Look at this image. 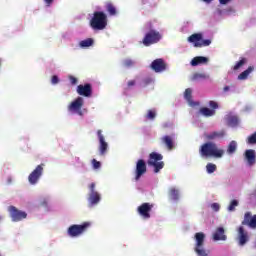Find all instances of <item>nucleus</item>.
Instances as JSON below:
<instances>
[{
  "instance_id": "nucleus-1",
  "label": "nucleus",
  "mask_w": 256,
  "mask_h": 256,
  "mask_svg": "<svg viewBox=\"0 0 256 256\" xmlns=\"http://www.w3.org/2000/svg\"><path fill=\"white\" fill-rule=\"evenodd\" d=\"M199 154L202 159H209L213 157L214 159H221L225 155V150L219 148L215 142H205L199 148Z\"/></svg>"
},
{
  "instance_id": "nucleus-2",
  "label": "nucleus",
  "mask_w": 256,
  "mask_h": 256,
  "mask_svg": "<svg viewBox=\"0 0 256 256\" xmlns=\"http://www.w3.org/2000/svg\"><path fill=\"white\" fill-rule=\"evenodd\" d=\"M107 14L103 11H95L90 20V27L95 31H103L107 27Z\"/></svg>"
},
{
  "instance_id": "nucleus-3",
  "label": "nucleus",
  "mask_w": 256,
  "mask_h": 256,
  "mask_svg": "<svg viewBox=\"0 0 256 256\" xmlns=\"http://www.w3.org/2000/svg\"><path fill=\"white\" fill-rule=\"evenodd\" d=\"M147 163L149 167H154V173H159L165 167L163 156L157 152L150 153Z\"/></svg>"
},
{
  "instance_id": "nucleus-4",
  "label": "nucleus",
  "mask_w": 256,
  "mask_h": 256,
  "mask_svg": "<svg viewBox=\"0 0 256 256\" xmlns=\"http://www.w3.org/2000/svg\"><path fill=\"white\" fill-rule=\"evenodd\" d=\"M89 227H91V222H84L80 225L73 224L68 228L67 233L69 237H79V235H83Z\"/></svg>"
},
{
  "instance_id": "nucleus-5",
  "label": "nucleus",
  "mask_w": 256,
  "mask_h": 256,
  "mask_svg": "<svg viewBox=\"0 0 256 256\" xmlns=\"http://www.w3.org/2000/svg\"><path fill=\"white\" fill-rule=\"evenodd\" d=\"M194 239L196 241V245L194 248L195 253L198 256H208L205 249H203V245H205V233L198 232L194 235Z\"/></svg>"
},
{
  "instance_id": "nucleus-6",
  "label": "nucleus",
  "mask_w": 256,
  "mask_h": 256,
  "mask_svg": "<svg viewBox=\"0 0 256 256\" xmlns=\"http://www.w3.org/2000/svg\"><path fill=\"white\" fill-rule=\"evenodd\" d=\"M159 41H161V34L155 30H150L145 34L142 43L145 47H149L155 45V43H159Z\"/></svg>"
},
{
  "instance_id": "nucleus-7",
  "label": "nucleus",
  "mask_w": 256,
  "mask_h": 256,
  "mask_svg": "<svg viewBox=\"0 0 256 256\" xmlns=\"http://www.w3.org/2000/svg\"><path fill=\"white\" fill-rule=\"evenodd\" d=\"M83 105H85V100L83 97L79 96L68 106V111L71 113H77L80 117H83Z\"/></svg>"
},
{
  "instance_id": "nucleus-8",
  "label": "nucleus",
  "mask_w": 256,
  "mask_h": 256,
  "mask_svg": "<svg viewBox=\"0 0 256 256\" xmlns=\"http://www.w3.org/2000/svg\"><path fill=\"white\" fill-rule=\"evenodd\" d=\"M43 167H45V164H40L29 174L28 181L30 185H37L41 175H43Z\"/></svg>"
},
{
  "instance_id": "nucleus-9",
  "label": "nucleus",
  "mask_w": 256,
  "mask_h": 256,
  "mask_svg": "<svg viewBox=\"0 0 256 256\" xmlns=\"http://www.w3.org/2000/svg\"><path fill=\"white\" fill-rule=\"evenodd\" d=\"M8 211L10 213L12 221H14L15 223L23 221V219H27V212L21 211L15 206H9Z\"/></svg>"
},
{
  "instance_id": "nucleus-10",
  "label": "nucleus",
  "mask_w": 256,
  "mask_h": 256,
  "mask_svg": "<svg viewBox=\"0 0 256 256\" xmlns=\"http://www.w3.org/2000/svg\"><path fill=\"white\" fill-rule=\"evenodd\" d=\"M153 209V204L151 203H142L138 208L137 212L143 219H151V210Z\"/></svg>"
},
{
  "instance_id": "nucleus-11",
  "label": "nucleus",
  "mask_w": 256,
  "mask_h": 256,
  "mask_svg": "<svg viewBox=\"0 0 256 256\" xmlns=\"http://www.w3.org/2000/svg\"><path fill=\"white\" fill-rule=\"evenodd\" d=\"M76 91L81 97H91L93 95V86L90 83L80 84L77 86Z\"/></svg>"
},
{
  "instance_id": "nucleus-12",
  "label": "nucleus",
  "mask_w": 256,
  "mask_h": 256,
  "mask_svg": "<svg viewBox=\"0 0 256 256\" xmlns=\"http://www.w3.org/2000/svg\"><path fill=\"white\" fill-rule=\"evenodd\" d=\"M135 173H136V176H135L136 181H139V179H141V177H143V175L147 173V164L145 163V160L139 159L137 161Z\"/></svg>"
},
{
  "instance_id": "nucleus-13",
  "label": "nucleus",
  "mask_w": 256,
  "mask_h": 256,
  "mask_svg": "<svg viewBox=\"0 0 256 256\" xmlns=\"http://www.w3.org/2000/svg\"><path fill=\"white\" fill-rule=\"evenodd\" d=\"M151 69H153L155 73H163V71L167 69V64H165L163 59L158 58L151 63Z\"/></svg>"
},
{
  "instance_id": "nucleus-14",
  "label": "nucleus",
  "mask_w": 256,
  "mask_h": 256,
  "mask_svg": "<svg viewBox=\"0 0 256 256\" xmlns=\"http://www.w3.org/2000/svg\"><path fill=\"white\" fill-rule=\"evenodd\" d=\"M98 139H99V153L101 156L105 155L107 153V149L109 147V144L105 142V136H103V131L98 130L97 131Z\"/></svg>"
},
{
  "instance_id": "nucleus-15",
  "label": "nucleus",
  "mask_w": 256,
  "mask_h": 256,
  "mask_svg": "<svg viewBox=\"0 0 256 256\" xmlns=\"http://www.w3.org/2000/svg\"><path fill=\"white\" fill-rule=\"evenodd\" d=\"M242 225H247L250 229H256V214L252 216L251 212H246Z\"/></svg>"
},
{
  "instance_id": "nucleus-16",
  "label": "nucleus",
  "mask_w": 256,
  "mask_h": 256,
  "mask_svg": "<svg viewBox=\"0 0 256 256\" xmlns=\"http://www.w3.org/2000/svg\"><path fill=\"white\" fill-rule=\"evenodd\" d=\"M238 241L240 247H243L248 241H249V233L245 231V228L243 226H240L238 228Z\"/></svg>"
},
{
  "instance_id": "nucleus-17",
  "label": "nucleus",
  "mask_w": 256,
  "mask_h": 256,
  "mask_svg": "<svg viewBox=\"0 0 256 256\" xmlns=\"http://www.w3.org/2000/svg\"><path fill=\"white\" fill-rule=\"evenodd\" d=\"M226 133L225 130L214 131L208 134H205L207 141H217V139H223Z\"/></svg>"
},
{
  "instance_id": "nucleus-18",
  "label": "nucleus",
  "mask_w": 256,
  "mask_h": 256,
  "mask_svg": "<svg viewBox=\"0 0 256 256\" xmlns=\"http://www.w3.org/2000/svg\"><path fill=\"white\" fill-rule=\"evenodd\" d=\"M101 201V195L99 192H92L89 194L88 197V206L89 207H95Z\"/></svg>"
},
{
  "instance_id": "nucleus-19",
  "label": "nucleus",
  "mask_w": 256,
  "mask_h": 256,
  "mask_svg": "<svg viewBox=\"0 0 256 256\" xmlns=\"http://www.w3.org/2000/svg\"><path fill=\"white\" fill-rule=\"evenodd\" d=\"M214 241H227V235H225V229L223 227H219L213 234Z\"/></svg>"
},
{
  "instance_id": "nucleus-20",
  "label": "nucleus",
  "mask_w": 256,
  "mask_h": 256,
  "mask_svg": "<svg viewBox=\"0 0 256 256\" xmlns=\"http://www.w3.org/2000/svg\"><path fill=\"white\" fill-rule=\"evenodd\" d=\"M207 63H209V58L205 56H196L190 62L192 67H197V65H207Z\"/></svg>"
},
{
  "instance_id": "nucleus-21",
  "label": "nucleus",
  "mask_w": 256,
  "mask_h": 256,
  "mask_svg": "<svg viewBox=\"0 0 256 256\" xmlns=\"http://www.w3.org/2000/svg\"><path fill=\"white\" fill-rule=\"evenodd\" d=\"M245 159L248 162V165L253 166L256 163V155H255V150L249 149L245 151Z\"/></svg>"
},
{
  "instance_id": "nucleus-22",
  "label": "nucleus",
  "mask_w": 256,
  "mask_h": 256,
  "mask_svg": "<svg viewBox=\"0 0 256 256\" xmlns=\"http://www.w3.org/2000/svg\"><path fill=\"white\" fill-rule=\"evenodd\" d=\"M162 145H165V147L168 149V151L173 150L174 142L173 137L166 135L161 138Z\"/></svg>"
},
{
  "instance_id": "nucleus-23",
  "label": "nucleus",
  "mask_w": 256,
  "mask_h": 256,
  "mask_svg": "<svg viewBox=\"0 0 256 256\" xmlns=\"http://www.w3.org/2000/svg\"><path fill=\"white\" fill-rule=\"evenodd\" d=\"M105 10L108 12L110 17H115V15H117V7H115V4L112 2H106Z\"/></svg>"
},
{
  "instance_id": "nucleus-24",
  "label": "nucleus",
  "mask_w": 256,
  "mask_h": 256,
  "mask_svg": "<svg viewBox=\"0 0 256 256\" xmlns=\"http://www.w3.org/2000/svg\"><path fill=\"white\" fill-rule=\"evenodd\" d=\"M254 70H255V67L249 66L245 71H243L238 75V79L240 81H245V79H247V77H249V75H251V73H253Z\"/></svg>"
},
{
  "instance_id": "nucleus-25",
  "label": "nucleus",
  "mask_w": 256,
  "mask_h": 256,
  "mask_svg": "<svg viewBox=\"0 0 256 256\" xmlns=\"http://www.w3.org/2000/svg\"><path fill=\"white\" fill-rule=\"evenodd\" d=\"M203 39V35L200 33L192 34L190 37H188L189 43H201V40Z\"/></svg>"
},
{
  "instance_id": "nucleus-26",
  "label": "nucleus",
  "mask_w": 256,
  "mask_h": 256,
  "mask_svg": "<svg viewBox=\"0 0 256 256\" xmlns=\"http://www.w3.org/2000/svg\"><path fill=\"white\" fill-rule=\"evenodd\" d=\"M209 79V74L196 72L192 75V81H201Z\"/></svg>"
},
{
  "instance_id": "nucleus-27",
  "label": "nucleus",
  "mask_w": 256,
  "mask_h": 256,
  "mask_svg": "<svg viewBox=\"0 0 256 256\" xmlns=\"http://www.w3.org/2000/svg\"><path fill=\"white\" fill-rule=\"evenodd\" d=\"M169 198L172 201H179V190L176 188H170L169 189Z\"/></svg>"
},
{
  "instance_id": "nucleus-28",
  "label": "nucleus",
  "mask_w": 256,
  "mask_h": 256,
  "mask_svg": "<svg viewBox=\"0 0 256 256\" xmlns=\"http://www.w3.org/2000/svg\"><path fill=\"white\" fill-rule=\"evenodd\" d=\"M95 43V41L93 40V38H88L85 40H82L79 42V45L82 49H85L87 47H92V45Z\"/></svg>"
},
{
  "instance_id": "nucleus-29",
  "label": "nucleus",
  "mask_w": 256,
  "mask_h": 256,
  "mask_svg": "<svg viewBox=\"0 0 256 256\" xmlns=\"http://www.w3.org/2000/svg\"><path fill=\"white\" fill-rule=\"evenodd\" d=\"M200 113L204 117H213L215 115V110L209 109L207 107L200 108Z\"/></svg>"
},
{
  "instance_id": "nucleus-30",
  "label": "nucleus",
  "mask_w": 256,
  "mask_h": 256,
  "mask_svg": "<svg viewBox=\"0 0 256 256\" xmlns=\"http://www.w3.org/2000/svg\"><path fill=\"white\" fill-rule=\"evenodd\" d=\"M235 151H237V142L235 140H232L227 148V153L229 155H233V153H235Z\"/></svg>"
},
{
  "instance_id": "nucleus-31",
  "label": "nucleus",
  "mask_w": 256,
  "mask_h": 256,
  "mask_svg": "<svg viewBox=\"0 0 256 256\" xmlns=\"http://www.w3.org/2000/svg\"><path fill=\"white\" fill-rule=\"evenodd\" d=\"M229 127H237L239 125V118L237 116H230L228 118Z\"/></svg>"
},
{
  "instance_id": "nucleus-32",
  "label": "nucleus",
  "mask_w": 256,
  "mask_h": 256,
  "mask_svg": "<svg viewBox=\"0 0 256 256\" xmlns=\"http://www.w3.org/2000/svg\"><path fill=\"white\" fill-rule=\"evenodd\" d=\"M211 45V40L206 39V40H201L200 42H196L194 44V47H209Z\"/></svg>"
},
{
  "instance_id": "nucleus-33",
  "label": "nucleus",
  "mask_w": 256,
  "mask_h": 256,
  "mask_svg": "<svg viewBox=\"0 0 256 256\" xmlns=\"http://www.w3.org/2000/svg\"><path fill=\"white\" fill-rule=\"evenodd\" d=\"M193 90H191V88H187L184 92V97L186 99V101H188V103H191L192 99H193Z\"/></svg>"
},
{
  "instance_id": "nucleus-34",
  "label": "nucleus",
  "mask_w": 256,
  "mask_h": 256,
  "mask_svg": "<svg viewBox=\"0 0 256 256\" xmlns=\"http://www.w3.org/2000/svg\"><path fill=\"white\" fill-rule=\"evenodd\" d=\"M246 142L248 145H256V131L247 137Z\"/></svg>"
},
{
  "instance_id": "nucleus-35",
  "label": "nucleus",
  "mask_w": 256,
  "mask_h": 256,
  "mask_svg": "<svg viewBox=\"0 0 256 256\" xmlns=\"http://www.w3.org/2000/svg\"><path fill=\"white\" fill-rule=\"evenodd\" d=\"M245 63H247V59L242 58L234 65L233 70L238 71V69H241V67H243Z\"/></svg>"
},
{
  "instance_id": "nucleus-36",
  "label": "nucleus",
  "mask_w": 256,
  "mask_h": 256,
  "mask_svg": "<svg viewBox=\"0 0 256 256\" xmlns=\"http://www.w3.org/2000/svg\"><path fill=\"white\" fill-rule=\"evenodd\" d=\"M206 171L207 173L211 174V173H215V171H217V165L213 164V163H208L206 165Z\"/></svg>"
},
{
  "instance_id": "nucleus-37",
  "label": "nucleus",
  "mask_w": 256,
  "mask_h": 256,
  "mask_svg": "<svg viewBox=\"0 0 256 256\" xmlns=\"http://www.w3.org/2000/svg\"><path fill=\"white\" fill-rule=\"evenodd\" d=\"M146 117L147 119H150L153 121L157 117V112L155 110H148Z\"/></svg>"
},
{
  "instance_id": "nucleus-38",
  "label": "nucleus",
  "mask_w": 256,
  "mask_h": 256,
  "mask_svg": "<svg viewBox=\"0 0 256 256\" xmlns=\"http://www.w3.org/2000/svg\"><path fill=\"white\" fill-rule=\"evenodd\" d=\"M239 206V201L232 200L228 206V211H235V207Z\"/></svg>"
},
{
  "instance_id": "nucleus-39",
  "label": "nucleus",
  "mask_w": 256,
  "mask_h": 256,
  "mask_svg": "<svg viewBox=\"0 0 256 256\" xmlns=\"http://www.w3.org/2000/svg\"><path fill=\"white\" fill-rule=\"evenodd\" d=\"M123 65L124 67H133V65H135V62L132 59H125L123 61Z\"/></svg>"
},
{
  "instance_id": "nucleus-40",
  "label": "nucleus",
  "mask_w": 256,
  "mask_h": 256,
  "mask_svg": "<svg viewBox=\"0 0 256 256\" xmlns=\"http://www.w3.org/2000/svg\"><path fill=\"white\" fill-rule=\"evenodd\" d=\"M92 167L93 169H101V162L97 161V159H92Z\"/></svg>"
},
{
  "instance_id": "nucleus-41",
  "label": "nucleus",
  "mask_w": 256,
  "mask_h": 256,
  "mask_svg": "<svg viewBox=\"0 0 256 256\" xmlns=\"http://www.w3.org/2000/svg\"><path fill=\"white\" fill-rule=\"evenodd\" d=\"M209 107H211L212 111H215V109H219V104L213 100L209 101Z\"/></svg>"
},
{
  "instance_id": "nucleus-42",
  "label": "nucleus",
  "mask_w": 256,
  "mask_h": 256,
  "mask_svg": "<svg viewBox=\"0 0 256 256\" xmlns=\"http://www.w3.org/2000/svg\"><path fill=\"white\" fill-rule=\"evenodd\" d=\"M51 83L57 85V83H59V77H57V75L52 76Z\"/></svg>"
},
{
  "instance_id": "nucleus-43",
  "label": "nucleus",
  "mask_w": 256,
  "mask_h": 256,
  "mask_svg": "<svg viewBox=\"0 0 256 256\" xmlns=\"http://www.w3.org/2000/svg\"><path fill=\"white\" fill-rule=\"evenodd\" d=\"M69 81L71 83V85H77V78H75V76H69Z\"/></svg>"
},
{
  "instance_id": "nucleus-44",
  "label": "nucleus",
  "mask_w": 256,
  "mask_h": 256,
  "mask_svg": "<svg viewBox=\"0 0 256 256\" xmlns=\"http://www.w3.org/2000/svg\"><path fill=\"white\" fill-rule=\"evenodd\" d=\"M211 208L213 209V211H219V209H221V206L219 205V203H213L211 205Z\"/></svg>"
},
{
  "instance_id": "nucleus-45",
  "label": "nucleus",
  "mask_w": 256,
  "mask_h": 256,
  "mask_svg": "<svg viewBox=\"0 0 256 256\" xmlns=\"http://www.w3.org/2000/svg\"><path fill=\"white\" fill-rule=\"evenodd\" d=\"M90 193H97V191H95V183L90 184Z\"/></svg>"
},
{
  "instance_id": "nucleus-46",
  "label": "nucleus",
  "mask_w": 256,
  "mask_h": 256,
  "mask_svg": "<svg viewBox=\"0 0 256 256\" xmlns=\"http://www.w3.org/2000/svg\"><path fill=\"white\" fill-rule=\"evenodd\" d=\"M44 1L46 3L47 7H51V5L53 4L54 0H44Z\"/></svg>"
},
{
  "instance_id": "nucleus-47",
  "label": "nucleus",
  "mask_w": 256,
  "mask_h": 256,
  "mask_svg": "<svg viewBox=\"0 0 256 256\" xmlns=\"http://www.w3.org/2000/svg\"><path fill=\"white\" fill-rule=\"evenodd\" d=\"M135 80H130V81H128V87H134V85H135Z\"/></svg>"
},
{
  "instance_id": "nucleus-48",
  "label": "nucleus",
  "mask_w": 256,
  "mask_h": 256,
  "mask_svg": "<svg viewBox=\"0 0 256 256\" xmlns=\"http://www.w3.org/2000/svg\"><path fill=\"white\" fill-rule=\"evenodd\" d=\"M7 183H8V185H11L13 183V178L8 177L7 178Z\"/></svg>"
},
{
  "instance_id": "nucleus-49",
  "label": "nucleus",
  "mask_w": 256,
  "mask_h": 256,
  "mask_svg": "<svg viewBox=\"0 0 256 256\" xmlns=\"http://www.w3.org/2000/svg\"><path fill=\"white\" fill-rule=\"evenodd\" d=\"M229 89H230L229 86H225V87L223 88L224 93H227V91H229Z\"/></svg>"
},
{
  "instance_id": "nucleus-50",
  "label": "nucleus",
  "mask_w": 256,
  "mask_h": 256,
  "mask_svg": "<svg viewBox=\"0 0 256 256\" xmlns=\"http://www.w3.org/2000/svg\"><path fill=\"white\" fill-rule=\"evenodd\" d=\"M204 1V3H211V1H213V0H203Z\"/></svg>"
},
{
  "instance_id": "nucleus-51",
  "label": "nucleus",
  "mask_w": 256,
  "mask_h": 256,
  "mask_svg": "<svg viewBox=\"0 0 256 256\" xmlns=\"http://www.w3.org/2000/svg\"><path fill=\"white\" fill-rule=\"evenodd\" d=\"M42 205H47V200H44V201L42 202Z\"/></svg>"
},
{
  "instance_id": "nucleus-52",
  "label": "nucleus",
  "mask_w": 256,
  "mask_h": 256,
  "mask_svg": "<svg viewBox=\"0 0 256 256\" xmlns=\"http://www.w3.org/2000/svg\"><path fill=\"white\" fill-rule=\"evenodd\" d=\"M75 161H80L79 157H75Z\"/></svg>"
},
{
  "instance_id": "nucleus-53",
  "label": "nucleus",
  "mask_w": 256,
  "mask_h": 256,
  "mask_svg": "<svg viewBox=\"0 0 256 256\" xmlns=\"http://www.w3.org/2000/svg\"><path fill=\"white\" fill-rule=\"evenodd\" d=\"M163 127H164V128H165V127H169V125H168V124H164Z\"/></svg>"
},
{
  "instance_id": "nucleus-54",
  "label": "nucleus",
  "mask_w": 256,
  "mask_h": 256,
  "mask_svg": "<svg viewBox=\"0 0 256 256\" xmlns=\"http://www.w3.org/2000/svg\"><path fill=\"white\" fill-rule=\"evenodd\" d=\"M0 221H1V217H0Z\"/></svg>"
}]
</instances>
